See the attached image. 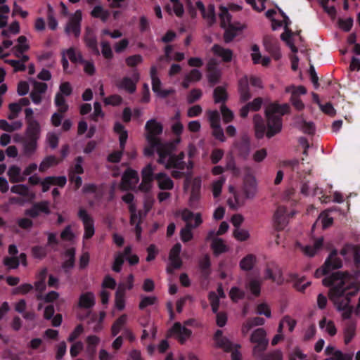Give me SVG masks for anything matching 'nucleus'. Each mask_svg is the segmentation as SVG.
Listing matches in <instances>:
<instances>
[{
	"label": "nucleus",
	"mask_w": 360,
	"mask_h": 360,
	"mask_svg": "<svg viewBox=\"0 0 360 360\" xmlns=\"http://www.w3.org/2000/svg\"><path fill=\"white\" fill-rule=\"evenodd\" d=\"M322 283L325 286H332L330 290V299L333 301L337 309L342 311V318L349 319L354 309V307L350 304L351 299L357 295L359 288L356 285H346L343 275L340 272L325 277Z\"/></svg>",
	"instance_id": "nucleus-1"
},
{
	"label": "nucleus",
	"mask_w": 360,
	"mask_h": 360,
	"mask_svg": "<svg viewBox=\"0 0 360 360\" xmlns=\"http://www.w3.org/2000/svg\"><path fill=\"white\" fill-rule=\"evenodd\" d=\"M290 109V107L288 103L270 104L265 110L266 123L260 115H255L253 124L257 139H261L264 135L271 139L280 133L283 126L282 116L288 113Z\"/></svg>",
	"instance_id": "nucleus-2"
},
{
	"label": "nucleus",
	"mask_w": 360,
	"mask_h": 360,
	"mask_svg": "<svg viewBox=\"0 0 360 360\" xmlns=\"http://www.w3.org/2000/svg\"><path fill=\"white\" fill-rule=\"evenodd\" d=\"M41 131V126L38 121H31L27 123L25 136L22 138V146L25 155L30 156L36 151Z\"/></svg>",
	"instance_id": "nucleus-3"
},
{
	"label": "nucleus",
	"mask_w": 360,
	"mask_h": 360,
	"mask_svg": "<svg viewBox=\"0 0 360 360\" xmlns=\"http://www.w3.org/2000/svg\"><path fill=\"white\" fill-rule=\"evenodd\" d=\"M338 252L336 249H333L330 252L321 267L316 270L314 273L316 278H320L328 274L332 270L338 269L342 267V262L341 259L338 257Z\"/></svg>",
	"instance_id": "nucleus-4"
},
{
	"label": "nucleus",
	"mask_w": 360,
	"mask_h": 360,
	"mask_svg": "<svg viewBox=\"0 0 360 360\" xmlns=\"http://www.w3.org/2000/svg\"><path fill=\"white\" fill-rule=\"evenodd\" d=\"M145 129L146 131V139L148 143L157 144L160 143V139L158 136L162 134L163 131V127L161 123L157 122L155 119H151L147 121Z\"/></svg>",
	"instance_id": "nucleus-5"
},
{
	"label": "nucleus",
	"mask_w": 360,
	"mask_h": 360,
	"mask_svg": "<svg viewBox=\"0 0 360 360\" xmlns=\"http://www.w3.org/2000/svg\"><path fill=\"white\" fill-rule=\"evenodd\" d=\"M266 333L264 328H259L255 330L250 336V342L256 345L253 347V355L261 353L266 349L269 340L266 339Z\"/></svg>",
	"instance_id": "nucleus-6"
},
{
	"label": "nucleus",
	"mask_w": 360,
	"mask_h": 360,
	"mask_svg": "<svg viewBox=\"0 0 360 360\" xmlns=\"http://www.w3.org/2000/svg\"><path fill=\"white\" fill-rule=\"evenodd\" d=\"M140 79V74L138 70H134L132 77H124L116 82V86L120 89H123L129 94H134L136 90V84Z\"/></svg>",
	"instance_id": "nucleus-7"
},
{
	"label": "nucleus",
	"mask_w": 360,
	"mask_h": 360,
	"mask_svg": "<svg viewBox=\"0 0 360 360\" xmlns=\"http://www.w3.org/2000/svg\"><path fill=\"white\" fill-rule=\"evenodd\" d=\"M285 92L290 93V102L292 106L299 111L304 110V104L300 98V95H304L307 93V89L303 86H289L285 88Z\"/></svg>",
	"instance_id": "nucleus-8"
},
{
	"label": "nucleus",
	"mask_w": 360,
	"mask_h": 360,
	"mask_svg": "<svg viewBox=\"0 0 360 360\" xmlns=\"http://www.w3.org/2000/svg\"><path fill=\"white\" fill-rule=\"evenodd\" d=\"M82 19V14L80 10H77L70 18L68 23L65 27V32L67 34L71 33L74 34L75 38H78L81 34V22Z\"/></svg>",
	"instance_id": "nucleus-9"
},
{
	"label": "nucleus",
	"mask_w": 360,
	"mask_h": 360,
	"mask_svg": "<svg viewBox=\"0 0 360 360\" xmlns=\"http://www.w3.org/2000/svg\"><path fill=\"white\" fill-rule=\"evenodd\" d=\"M77 215L79 219L82 220L84 225V238H91L94 236L95 232L93 218L88 214L87 211L85 209L82 207L79 208Z\"/></svg>",
	"instance_id": "nucleus-10"
},
{
	"label": "nucleus",
	"mask_w": 360,
	"mask_h": 360,
	"mask_svg": "<svg viewBox=\"0 0 360 360\" xmlns=\"http://www.w3.org/2000/svg\"><path fill=\"white\" fill-rule=\"evenodd\" d=\"M181 251V245L179 243H176L170 250L169 259L171 266L167 268V273L172 274L173 272L172 269H178L181 268L182 265V261L180 258Z\"/></svg>",
	"instance_id": "nucleus-11"
},
{
	"label": "nucleus",
	"mask_w": 360,
	"mask_h": 360,
	"mask_svg": "<svg viewBox=\"0 0 360 360\" xmlns=\"http://www.w3.org/2000/svg\"><path fill=\"white\" fill-rule=\"evenodd\" d=\"M41 213L49 214L51 210L49 208V202L46 200H42L38 202H34L32 206L25 210V214L31 218H37Z\"/></svg>",
	"instance_id": "nucleus-12"
},
{
	"label": "nucleus",
	"mask_w": 360,
	"mask_h": 360,
	"mask_svg": "<svg viewBox=\"0 0 360 360\" xmlns=\"http://www.w3.org/2000/svg\"><path fill=\"white\" fill-rule=\"evenodd\" d=\"M84 41L86 46L95 55L99 56L100 51L98 47V41L94 30L90 27L85 28Z\"/></svg>",
	"instance_id": "nucleus-13"
},
{
	"label": "nucleus",
	"mask_w": 360,
	"mask_h": 360,
	"mask_svg": "<svg viewBox=\"0 0 360 360\" xmlns=\"http://www.w3.org/2000/svg\"><path fill=\"white\" fill-rule=\"evenodd\" d=\"M264 46L274 60H278L281 58V53L278 40L269 35H266L263 39Z\"/></svg>",
	"instance_id": "nucleus-14"
},
{
	"label": "nucleus",
	"mask_w": 360,
	"mask_h": 360,
	"mask_svg": "<svg viewBox=\"0 0 360 360\" xmlns=\"http://www.w3.org/2000/svg\"><path fill=\"white\" fill-rule=\"evenodd\" d=\"M184 158L185 153L183 151L180 152L178 155L172 154L169 155L165 164V168H174L179 170H184L186 169V162L184 160Z\"/></svg>",
	"instance_id": "nucleus-15"
},
{
	"label": "nucleus",
	"mask_w": 360,
	"mask_h": 360,
	"mask_svg": "<svg viewBox=\"0 0 360 360\" xmlns=\"http://www.w3.org/2000/svg\"><path fill=\"white\" fill-rule=\"evenodd\" d=\"M170 333L176 335V338L181 344H184L192 334V331L190 329L183 326L179 322L174 323L170 329Z\"/></svg>",
	"instance_id": "nucleus-16"
},
{
	"label": "nucleus",
	"mask_w": 360,
	"mask_h": 360,
	"mask_svg": "<svg viewBox=\"0 0 360 360\" xmlns=\"http://www.w3.org/2000/svg\"><path fill=\"white\" fill-rule=\"evenodd\" d=\"M207 79L210 86H214L219 82L221 72L217 68V64L214 60L212 59L209 61L207 66Z\"/></svg>",
	"instance_id": "nucleus-17"
},
{
	"label": "nucleus",
	"mask_w": 360,
	"mask_h": 360,
	"mask_svg": "<svg viewBox=\"0 0 360 360\" xmlns=\"http://www.w3.org/2000/svg\"><path fill=\"white\" fill-rule=\"evenodd\" d=\"M174 147L173 143H162L160 141V144L157 146V153L159 156L158 162L161 165H165L169 155L173 154L172 151Z\"/></svg>",
	"instance_id": "nucleus-18"
},
{
	"label": "nucleus",
	"mask_w": 360,
	"mask_h": 360,
	"mask_svg": "<svg viewBox=\"0 0 360 360\" xmlns=\"http://www.w3.org/2000/svg\"><path fill=\"white\" fill-rule=\"evenodd\" d=\"M287 210L283 206H278L274 214V222L276 229L283 230L288 224Z\"/></svg>",
	"instance_id": "nucleus-19"
},
{
	"label": "nucleus",
	"mask_w": 360,
	"mask_h": 360,
	"mask_svg": "<svg viewBox=\"0 0 360 360\" xmlns=\"http://www.w3.org/2000/svg\"><path fill=\"white\" fill-rule=\"evenodd\" d=\"M214 339L217 346L224 349L226 352L232 351L234 347H240V346L238 345H234L227 338L224 337L223 332L221 330H217L215 332Z\"/></svg>",
	"instance_id": "nucleus-20"
},
{
	"label": "nucleus",
	"mask_w": 360,
	"mask_h": 360,
	"mask_svg": "<svg viewBox=\"0 0 360 360\" xmlns=\"http://www.w3.org/2000/svg\"><path fill=\"white\" fill-rule=\"evenodd\" d=\"M263 104V98L261 97L255 98L252 101L247 103L240 110V116L242 118H246L250 111H259Z\"/></svg>",
	"instance_id": "nucleus-21"
},
{
	"label": "nucleus",
	"mask_w": 360,
	"mask_h": 360,
	"mask_svg": "<svg viewBox=\"0 0 360 360\" xmlns=\"http://www.w3.org/2000/svg\"><path fill=\"white\" fill-rule=\"evenodd\" d=\"M238 92L240 94V101L245 103L252 98L249 87V81L247 76H244L238 81Z\"/></svg>",
	"instance_id": "nucleus-22"
},
{
	"label": "nucleus",
	"mask_w": 360,
	"mask_h": 360,
	"mask_svg": "<svg viewBox=\"0 0 360 360\" xmlns=\"http://www.w3.org/2000/svg\"><path fill=\"white\" fill-rule=\"evenodd\" d=\"M131 253V246L124 248L123 252H118L115 256V260L112 266V271L116 273H120L122 270V266L124 262L125 258Z\"/></svg>",
	"instance_id": "nucleus-23"
},
{
	"label": "nucleus",
	"mask_w": 360,
	"mask_h": 360,
	"mask_svg": "<svg viewBox=\"0 0 360 360\" xmlns=\"http://www.w3.org/2000/svg\"><path fill=\"white\" fill-rule=\"evenodd\" d=\"M155 179L161 190H172L174 188V181L165 172H160L155 175Z\"/></svg>",
	"instance_id": "nucleus-24"
},
{
	"label": "nucleus",
	"mask_w": 360,
	"mask_h": 360,
	"mask_svg": "<svg viewBox=\"0 0 360 360\" xmlns=\"http://www.w3.org/2000/svg\"><path fill=\"white\" fill-rule=\"evenodd\" d=\"M326 355H333L330 360H352V353H342L340 350H336L332 345H328L325 349Z\"/></svg>",
	"instance_id": "nucleus-25"
},
{
	"label": "nucleus",
	"mask_w": 360,
	"mask_h": 360,
	"mask_svg": "<svg viewBox=\"0 0 360 360\" xmlns=\"http://www.w3.org/2000/svg\"><path fill=\"white\" fill-rule=\"evenodd\" d=\"M96 304L95 296L91 292L82 293L79 298L78 307L81 309H91Z\"/></svg>",
	"instance_id": "nucleus-26"
},
{
	"label": "nucleus",
	"mask_w": 360,
	"mask_h": 360,
	"mask_svg": "<svg viewBox=\"0 0 360 360\" xmlns=\"http://www.w3.org/2000/svg\"><path fill=\"white\" fill-rule=\"evenodd\" d=\"M212 51L215 56L221 58L224 62L231 61L233 58V51L229 49H225L219 44H214Z\"/></svg>",
	"instance_id": "nucleus-27"
},
{
	"label": "nucleus",
	"mask_w": 360,
	"mask_h": 360,
	"mask_svg": "<svg viewBox=\"0 0 360 360\" xmlns=\"http://www.w3.org/2000/svg\"><path fill=\"white\" fill-rule=\"evenodd\" d=\"M323 245V238L316 239L313 245H307L303 248L302 251L304 255L310 257H314L316 252L321 250Z\"/></svg>",
	"instance_id": "nucleus-28"
},
{
	"label": "nucleus",
	"mask_w": 360,
	"mask_h": 360,
	"mask_svg": "<svg viewBox=\"0 0 360 360\" xmlns=\"http://www.w3.org/2000/svg\"><path fill=\"white\" fill-rule=\"evenodd\" d=\"M254 356L261 360H282L283 353L281 350L277 349L266 354L264 352H259Z\"/></svg>",
	"instance_id": "nucleus-29"
},
{
	"label": "nucleus",
	"mask_w": 360,
	"mask_h": 360,
	"mask_svg": "<svg viewBox=\"0 0 360 360\" xmlns=\"http://www.w3.org/2000/svg\"><path fill=\"white\" fill-rule=\"evenodd\" d=\"M122 181L129 186L137 183L139 181L137 172L130 168L127 169L122 175Z\"/></svg>",
	"instance_id": "nucleus-30"
},
{
	"label": "nucleus",
	"mask_w": 360,
	"mask_h": 360,
	"mask_svg": "<svg viewBox=\"0 0 360 360\" xmlns=\"http://www.w3.org/2000/svg\"><path fill=\"white\" fill-rule=\"evenodd\" d=\"M200 188H201V181L198 179H194L191 191V196H190V204L191 206H193V203L197 202L200 197Z\"/></svg>",
	"instance_id": "nucleus-31"
},
{
	"label": "nucleus",
	"mask_w": 360,
	"mask_h": 360,
	"mask_svg": "<svg viewBox=\"0 0 360 360\" xmlns=\"http://www.w3.org/2000/svg\"><path fill=\"white\" fill-rule=\"evenodd\" d=\"M356 323L353 321H348L346 323L344 335H345V343L349 344L355 335L356 333Z\"/></svg>",
	"instance_id": "nucleus-32"
},
{
	"label": "nucleus",
	"mask_w": 360,
	"mask_h": 360,
	"mask_svg": "<svg viewBox=\"0 0 360 360\" xmlns=\"http://www.w3.org/2000/svg\"><path fill=\"white\" fill-rule=\"evenodd\" d=\"M91 15L93 18H99L102 22H105L110 17V12L104 9L101 6H96L91 11Z\"/></svg>",
	"instance_id": "nucleus-33"
},
{
	"label": "nucleus",
	"mask_w": 360,
	"mask_h": 360,
	"mask_svg": "<svg viewBox=\"0 0 360 360\" xmlns=\"http://www.w3.org/2000/svg\"><path fill=\"white\" fill-rule=\"evenodd\" d=\"M210 266L211 262L210 256L208 255H205L199 261V267L200 269L202 275L205 278H208L211 273Z\"/></svg>",
	"instance_id": "nucleus-34"
},
{
	"label": "nucleus",
	"mask_w": 360,
	"mask_h": 360,
	"mask_svg": "<svg viewBox=\"0 0 360 360\" xmlns=\"http://www.w3.org/2000/svg\"><path fill=\"white\" fill-rule=\"evenodd\" d=\"M213 98L214 103H221L223 104L228 98V94L226 89L221 86L216 87L213 92Z\"/></svg>",
	"instance_id": "nucleus-35"
},
{
	"label": "nucleus",
	"mask_w": 360,
	"mask_h": 360,
	"mask_svg": "<svg viewBox=\"0 0 360 360\" xmlns=\"http://www.w3.org/2000/svg\"><path fill=\"white\" fill-rule=\"evenodd\" d=\"M61 160H58L54 155L46 156L40 163L39 170L44 172L49 167L58 165Z\"/></svg>",
	"instance_id": "nucleus-36"
},
{
	"label": "nucleus",
	"mask_w": 360,
	"mask_h": 360,
	"mask_svg": "<svg viewBox=\"0 0 360 360\" xmlns=\"http://www.w3.org/2000/svg\"><path fill=\"white\" fill-rule=\"evenodd\" d=\"M211 248L215 255H219L227 251L226 245L221 238H214L211 244Z\"/></svg>",
	"instance_id": "nucleus-37"
},
{
	"label": "nucleus",
	"mask_w": 360,
	"mask_h": 360,
	"mask_svg": "<svg viewBox=\"0 0 360 360\" xmlns=\"http://www.w3.org/2000/svg\"><path fill=\"white\" fill-rule=\"evenodd\" d=\"M240 27H235L233 24L227 25L225 27V31L224 34V40L228 44L233 41V39L236 37L238 31L240 30Z\"/></svg>",
	"instance_id": "nucleus-38"
},
{
	"label": "nucleus",
	"mask_w": 360,
	"mask_h": 360,
	"mask_svg": "<svg viewBox=\"0 0 360 360\" xmlns=\"http://www.w3.org/2000/svg\"><path fill=\"white\" fill-rule=\"evenodd\" d=\"M256 262V257L249 254L243 257L240 262V267L244 271H250L252 269Z\"/></svg>",
	"instance_id": "nucleus-39"
},
{
	"label": "nucleus",
	"mask_w": 360,
	"mask_h": 360,
	"mask_svg": "<svg viewBox=\"0 0 360 360\" xmlns=\"http://www.w3.org/2000/svg\"><path fill=\"white\" fill-rule=\"evenodd\" d=\"M219 18L221 20V27L225 28L227 25H232L231 23V16L229 13L227 8L220 6Z\"/></svg>",
	"instance_id": "nucleus-40"
},
{
	"label": "nucleus",
	"mask_w": 360,
	"mask_h": 360,
	"mask_svg": "<svg viewBox=\"0 0 360 360\" xmlns=\"http://www.w3.org/2000/svg\"><path fill=\"white\" fill-rule=\"evenodd\" d=\"M55 105L58 107V111L61 114H64L68 110V105L66 103L65 98L61 94H57L54 99Z\"/></svg>",
	"instance_id": "nucleus-41"
},
{
	"label": "nucleus",
	"mask_w": 360,
	"mask_h": 360,
	"mask_svg": "<svg viewBox=\"0 0 360 360\" xmlns=\"http://www.w3.org/2000/svg\"><path fill=\"white\" fill-rule=\"evenodd\" d=\"M18 41L19 44L16 45L14 49L16 51L15 56L19 57L20 54H22L24 52L27 51L30 49V46L26 44L27 38L25 36H20L18 38Z\"/></svg>",
	"instance_id": "nucleus-42"
},
{
	"label": "nucleus",
	"mask_w": 360,
	"mask_h": 360,
	"mask_svg": "<svg viewBox=\"0 0 360 360\" xmlns=\"http://www.w3.org/2000/svg\"><path fill=\"white\" fill-rule=\"evenodd\" d=\"M124 290L120 286L115 293V306L120 311L123 310L125 307Z\"/></svg>",
	"instance_id": "nucleus-43"
},
{
	"label": "nucleus",
	"mask_w": 360,
	"mask_h": 360,
	"mask_svg": "<svg viewBox=\"0 0 360 360\" xmlns=\"http://www.w3.org/2000/svg\"><path fill=\"white\" fill-rule=\"evenodd\" d=\"M289 277L291 281H295V287L301 292L304 291L307 286L310 285L309 282H307L305 284L301 285L303 282L304 277L300 278L299 275L295 273H292L289 274Z\"/></svg>",
	"instance_id": "nucleus-44"
},
{
	"label": "nucleus",
	"mask_w": 360,
	"mask_h": 360,
	"mask_svg": "<svg viewBox=\"0 0 360 360\" xmlns=\"http://www.w3.org/2000/svg\"><path fill=\"white\" fill-rule=\"evenodd\" d=\"M83 161L84 159L82 156L75 158V163L70 167L68 174H82L84 173V168L82 165Z\"/></svg>",
	"instance_id": "nucleus-45"
},
{
	"label": "nucleus",
	"mask_w": 360,
	"mask_h": 360,
	"mask_svg": "<svg viewBox=\"0 0 360 360\" xmlns=\"http://www.w3.org/2000/svg\"><path fill=\"white\" fill-rule=\"evenodd\" d=\"M265 279H270L278 285H281L283 283V278L280 271H278V275L277 276L269 266L265 269Z\"/></svg>",
	"instance_id": "nucleus-46"
},
{
	"label": "nucleus",
	"mask_w": 360,
	"mask_h": 360,
	"mask_svg": "<svg viewBox=\"0 0 360 360\" xmlns=\"http://www.w3.org/2000/svg\"><path fill=\"white\" fill-rule=\"evenodd\" d=\"M31 251L36 259H42L47 255L46 246L35 245L32 248Z\"/></svg>",
	"instance_id": "nucleus-47"
},
{
	"label": "nucleus",
	"mask_w": 360,
	"mask_h": 360,
	"mask_svg": "<svg viewBox=\"0 0 360 360\" xmlns=\"http://www.w3.org/2000/svg\"><path fill=\"white\" fill-rule=\"evenodd\" d=\"M66 53L69 59L71 60V62L74 63H83V62H84V59L83 58L82 54L80 53L77 54L75 49L72 47H70L68 49H67Z\"/></svg>",
	"instance_id": "nucleus-48"
},
{
	"label": "nucleus",
	"mask_w": 360,
	"mask_h": 360,
	"mask_svg": "<svg viewBox=\"0 0 360 360\" xmlns=\"http://www.w3.org/2000/svg\"><path fill=\"white\" fill-rule=\"evenodd\" d=\"M202 15L204 18L209 20L210 25L216 22L215 7L213 4L208 5L207 9H205V13H202Z\"/></svg>",
	"instance_id": "nucleus-49"
},
{
	"label": "nucleus",
	"mask_w": 360,
	"mask_h": 360,
	"mask_svg": "<svg viewBox=\"0 0 360 360\" xmlns=\"http://www.w3.org/2000/svg\"><path fill=\"white\" fill-rule=\"evenodd\" d=\"M142 179L145 181H148L153 182L155 179L153 168L150 164L147 165L141 171Z\"/></svg>",
	"instance_id": "nucleus-50"
},
{
	"label": "nucleus",
	"mask_w": 360,
	"mask_h": 360,
	"mask_svg": "<svg viewBox=\"0 0 360 360\" xmlns=\"http://www.w3.org/2000/svg\"><path fill=\"white\" fill-rule=\"evenodd\" d=\"M225 181V178L221 176L212 184V193L214 198H218L221 195L222 186Z\"/></svg>",
	"instance_id": "nucleus-51"
},
{
	"label": "nucleus",
	"mask_w": 360,
	"mask_h": 360,
	"mask_svg": "<svg viewBox=\"0 0 360 360\" xmlns=\"http://www.w3.org/2000/svg\"><path fill=\"white\" fill-rule=\"evenodd\" d=\"M11 191L13 193H16L24 197H28L30 195L28 187L23 184L13 186L11 188Z\"/></svg>",
	"instance_id": "nucleus-52"
},
{
	"label": "nucleus",
	"mask_w": 360,
	"mask_h": 360,
	"mask_svg": "<svg viewBox=\"0 0 360 360\" xmlns=\"http://www.w3.org/2000/svg\"><path fill=\"white\" fill-rule=\"evenodd\" d=\"M21 169L19 167L16 165H12L10 167L8 174L10 176V179L12 182H18L21 181L19 179V176L20 175Z\"/></svg>",
	"instance_id": "nucleus-53"
},
{
	"label": "nucleus",
	"mask_w": 360,
	"mask_h": 360,
	"mask_svg": "<svg viewBox=\"0 0 360 360\" xmlns=\"http://www.w3.org/2000/svg\"><path fill=\"white\" fill-rule=\"evenodd\" d=\"M207 115L211 127L220 125V115L217 110H209Z\"/></svg>",
	"instance_id": "nucleus-54"
},
{
	"label": "nucleus",
	"mask_w": 360,
	"mask_h": 360,
	"mask_svg": "<svg viewBox=\"0 0 360 360\" xmlns=\"http://www.w3.org/2000/svg\"><path fill=\"white\" fill-rule=\"evenodd\" d=\"M250 292L255 296L258 297L261 292V282L257 279H252L248 284Z\"/></svg>",
	"instance_id": "nucleus-55"
},
{
	"label": "nucleus",
	"mask_w": 360,
	"mask_h": 360,
	"mask_svg": "<svg viewBox=\"0 0 360 360\" xmlns=\"http://www.w3.org/2000/svg\"><path fill=\"white\" fill-rule=\"evenodd\" d=\"M156 297L142 296L141 300L139 304V308L141 310H143L148 306L153 305L156 302Z\"/></svg>",
	"instance_id": "nucleus-56"
},
{
	"label": "nucleus",
	"mask_w": 360,
	"mask_h": 360,
	"mask_svg": "<svg viewBox=\"0 0 360 360\" xmlns=\"http://www.w3.org/2000/svg\"><path fill=\"white\" fill-rule=\"evenodd\" d=\"M233 235L234 238L239 241H245L250 238L249 232L247 230L240 228L236 229L233 231Z\"/></svg>",
	"instance_id": "nucleus-57"
},
{
	"label": "nucleus",
	"mask_w": 360,
	"mask_h": 360,
	"mask_svg": "<svg viewBox=\"0 0 360 360\" xmlns=\"http://www.w3.org/2000/svg\"><path fill=\"white\" fill-rule=\"evenodd\" d=\"M202 95V92L200 89H192L187 96V102L192 104L199 100Z\"/></svg>",
	"instance_id": "nucleus-58"
},
{
	"label": "nucleus",
	"mask_w": 360,
	"mask_h": 360,
	"mask_svg": "<svg viewBox=\"0 0 360 360\" xmlns=\"http://www.w3.org/2000/svg\"><path fill=\"white\" fill-rule=\"evenodd\" d=\"M221 112L222 115L223 120L225 123L231 122L233 119V112L229 109L226 105L222 104L220 107Z\"/></svg>",
	"instance_id": "nucleus-59"
},
{
	"label": "nucleus",
	"mask_w": 360,
	"mask_h": 360,
	"mask_svg": "<svg viewBox=\"0 0 360 360\" xmlns=\"http://www.w3.org/2000/svg\"><path fill=\"white\" fill-rule=\"evenodd\" d=\"M101 53L105 59L110 60L113 57V53L108 41L101 42Z\"/></svg>",
	"instance_id": "nucleus-60"
},
{
	"label": "nucleus",
	"mask_w": 360,
	"mask_h": 360,
	"mask_svg": "<svg viewBox=\"0 0 360 360\" xmlns=\"http://www.w3.org/2000/svg\"><path fill=\"white\" fill-rule=\"evenodd\" d=\"M3 263L8 269H17L19 266V259L18 257H6Z\"/></svg>",
	"instance_id": "nucleus-61"
},
{
	"label": "nucleus",
	"mask_w": 360,
	"mask_h": 360,
	"mask_svg": "<svg viewBox=\"0 0 360 360\" xmlns=\"http://www.w3.org/2000/svg\"><path fill=\"white\" fill-rule=\"evenodd\" d=\"M229 295L233 302H237L238 300H241L244 297L245 293L238 287H233L230 290Z\"/></svg>",
	"instance_id": "nucleus-62"
},
{
	"label": "nucleus",
	"mask_w": 360,
	"mask_h": 360,
	"mask_svg": "<svg viewBox=\"0 0 360 360\" xmlns=\"http://www.w3.org/2000/svg\"><path fill=\"white\" fill-rule=\"evenodd\" d=\"M142 60V56L139 54H136L127 57L125 60V62L129 67L134 68L138 64L141 63Z\"/></svg>",
	"instance_id": "nucleus-63"
},
{
	"label": "nucleus",
	"mask_w": 360,
	"mask_h": 360,
	"mask_svg": "<svg viewBox=\"0 0 360 360\" xmlns=\"http://www.w3.org/2000/svg\"><path fill=\"white\" fill-rule=\"evenodd\" d=\"M127 322V315L124 314L119 316L112 323V326L117 328L119 331L123 330L124 326Z\"/></svg>",
	"instance_id": "nucleus-64"
}]
</instances>
